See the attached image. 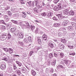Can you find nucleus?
<instances>
[{
    "instance_id": "4",
    "label": "nucleus",
    "mask_w": 76,
    "mask_h": 76,
    "mask_svg": "<svg viewBox=\"0 0 76 76\" xmlns=\"http://www.w3.org/2000/svg\"><path fill=\"white\" fill-rule=\"evenodd\" d=\"M69 20H65L63 21L62 23V25L64 26H66L69 23Z\"/></svg>"
},
{
    "instance_id": "39",
    "label": "nucleus",
    "mask_w": 76,
    "mask_h": 76,
    "mask_svg": "<svg viewBox=\"0 0 76 76\" xmlns=\"http://www.w3.org/2000/svg\"><path fill=\"white\" fill-rule=\"evenodd\" d=\"M60 25V24L59 23H55L54 24V25L55 27H58V26H59Z\"/></svg>"
},
{
    "instance_id": "3",
    "label": "nucleus",
    "mask_w": 76,
    "mask_h": 76,
    "mask_svg": "<svg viewBox=\"0 0 76 76\" xmlns=\"http://www.w3.org/2000/svg\"><path fill=\"white\" fill-rule=\"evenodd\" d=\"M3 35L6 37L7 38L8 37V39H10V38L11 37V35H10V34L9 33H8V34L6 33H5Z\"/></svg>"
},
{
    "instance_id": "64",
    "label": "nucleus",
    "mask_w": 76,
    "mask_h": 76,
    "mask_svg": "<svg viewBox=\"0 0 76 76\" xmlns=\"http://www.w3.org/2000/svg\"><path fill=\"white\" fill-rule=\"evenodd\" d=\"M22 17L23 18H26V15H23Z\"/></svg>"
},
{
    "instance_id": "24",
    "label": "nucleus",
    "mask_w": 76,
    "mask_h": 76,
    "mask_svg": "<svg viewBox=\"0 0 76 76\" xmlns=\"http://www.w3.org/2000/svg\"><path fill=\"white\" fill-rule=\"evenodd\" d=\"M34 12H36V13H38V10L37 7H35L33 9Z\"/></svg>"
},
{
    "instance_id": "37",
    "label": "nucleus",
    "mask_w": 76,
    "mask_h": 76,
    "mask_svg": "<svg viewBox=\"0 0 76 76\" xmlns=\"http://www.w3.org/2000/svg\"><path fill=\"white\" fill-rule=\"evenodd\" d=\"M67 46L70 49H73V46H71L70 45H67Z\"/></svg>"
},
{
    "instance_id": "35",
    "label": "nucleus",
    "mask_w": 76,
    "mask_h": 76,
    "mask_svg": "<svg viewBox=\"0 0 76 76\" xmlns=\"http://www.w3.org/2000/svg\"><path fill=\"white\" fill-rule=\"evenodd\" d=\"M49 57L50 58H52L53 57V55L52 53L49 54Z\"/></svg>"
},
{
    "instance_id": "25",
    "label": "nucleus",
    "mask_w": 76,
    "mask_h": 76,
    "mask_svg": "<svg viewBox=\"0 0 76 76\" xmlns=\"http://www.w3.org/2000/svg\"><path fill=\"white\" fill-rule=\"evenodd\" d=\"M52 15H53V13L50 12L49 13H48V15H47V18L50 17V16H51Z\"/></svg>"
},
{
    "instance_id": "16",
    "label": "nucleus",
    "mask_w": 76,
    "mask_h": 76,
    "mask_svg": "<svg viewBox=\"0 0 76 76\" xmlns=\"http://www.w3.org/2000/svg\"><path fill=\"white\" fill-rule=\"evenodd\" d=\"M68 10H69L67 9L66 10L64 11L63 13L64 14V15H68V12H68Z\"/></svg>"
},
{
    "instance_id": "44",
    "label": "nucleus",
    "mask_w": 76,
    "mask_h": 76,
    "mask_svg": "<svg viewBox=\"0 0 76 76\" xmlns=\"http://www.w3.org/2000/svg\"><path fill=\"white\" fill-rule=\"evenodd\" d=\"M11 21L13 23H15V24H18V21H15L13 20H11Z\"/></svg>"
},
{
    "instance_id": "60",
    "label": "nucleus",
    "mask_w": 76,
    "mask_h": 76,
    "mask_svg": "<svg viewBox=\"0 0 76 76\" xmlns=\"http://www.w3.org/2000/svg\"><path fill=\"white\" fill-rule=\"evenodd\" d=\"M19 10H25V9L23 8H21L19 9Z\"/></svg>"
},
{
    "instance_id": "54",
    "label": "nucleus",
    "mask_w": 76,
    "mask_h": 76,
    "mask_svg": "<svg viewBox=\"0 0 76 76\" xmlns=\"http://www.w3.org/2000/svg\"><path fill=\"white\" fill-rule=\"evenodd\" d=\"M75 52H74L73 53H69V55H71L72 56H75Z\"/></svg>"
},
{
    "instance_id": "12",
    "label": "nucleus",
    "mask_w": 76,
    "mask_h": 76,
    "mask_svg": "<svg viewBox=\"0 0 76 76\" xmlns=\"http://www.w3.org/2000/svg\"><path fill=\"white\" fill-rule=\"evenodd\" d=\"M5 37H6L3 34L1 36V40H2V41H3V40H4V39H6L7 38H6V39H5Z\"/></svg>"
},
{
    "instance_id": "29",
    "label": "nucleus",
    "mask_w": 76,
    "mask_h": 76,
    "mask_svg": "<svg viewBox=\"0 0 76 76\" xmlns=\"http://www.w3.org/2000/svg\"><path fill=\"white\" fill-rule=\"evenodd\" d=\"M35 2L36 3V6H37V5H38V3H41V0L40 1H38V0H35Z\"/></svg>"
},
{
    "instance_id": "1",
    "label": "nucleus",
    "mask_w": 76,
    "mask_h": 76,
    "mask_svg": "<svg viewBox=\"0 0 76 76\" xmlns=\"http://www.w3.org/2000/svg\"><path fill=\"white\" fill-rule=\"evenodd\" d=\"M57 6L58 7H57L56 6L53 9L54 10H60V9H61V3L58 4H57Z\"/></svg>"
},
{
    "instance_id": "7",
    "label": "nucleus",
    "mask_w": 76,
    "mask_h": 76,
    "mask_svg": "<svg viewBox=\"0 0 76 76\" xmlns=\"http://www.w3.org/2000/svg\"><path fill=\"white\" fill-rule=\"evenodd\" d=\"M19 33H20L19 31V30L16 31L14 33V35L15 36H18L19 35Z\"/></svg>"
},
{
    "instance_id": "43",
    "label": "nucleus",
    "mask_w": 76,
    "mask_h": 76,
    "mask_svg": "<svg viewBox=\"0 0 76 76\" xmlns=\"http://www.w3.org/2000/svg\"><path fill=\"white\" fill-rule=\"evenodd\" d=\"M60 0H55L53 1V2L54 3L56 4V3H57L59 1H60Z\"/></svg>"
},
{
    "instance_id": "59",
    "label": "nucleus",
    "mask_w": 76,
    "mask_h": 76,
    "mask_svg": "<svg viewBox=\"0 0 76 76\" xmlns=\"http://www.w3.org/2000/svg\"><path fill=\"white\" fill-rule=\"evenodd\" d=\"M38 29H39L38 28H37L36 30H35V32H36V33H37V32H38Z\"/></svg>"
},
{
    "instance_id": "42",
    "label": "nucleus",
    "mask_w": 76,
    "mask_h": 76,
    "mask_svg": "<svg viewBox=\"0 0 76 76\" xmlns=\"http://www.w3.org/2000/svg\"><path fill=\"white\" fill-rule=\"evenodd\" d=\"M72 26H74V27H75V28L76 29V23H72Z\"/></svg>"
},
{
    "instance_id": "32",
    "label": "nucleus",
    "mask_w": 76,
    "mask_h": 76,
    "mask_svg": "<svg viewBox=\"0 0 76 76\" xmlns=\"http://www.w3.org/2000/svg\"><path fill=\"white\" fill-rule=\"evenodd\" d=\"M1 27L2 29H3V30H5L6 29V27L4 26H1Z\"/></svg>"
},
{
    "instance_id": "26",
    "label": "nucleus",
    "mask_w": 76,
    "mask_h": 76,
    "mask_svg": "<svg viewBox=\"0 0 76 76\" xmlns=\"http://www.w3.org/2000/svg\"><path fill=\"white\" fill-rule=\"evenodd\" d=\"M8 50L10 53L11 54L13 53V49H12L11 48H9Z\"/></svg>"
},
{
    "instance_id": "10",
    "label": "nucleus",
    "mask_w": 76,
    "mask_h": 76,
    "mask_svg": "<svg viewBox=\"0 0 76 76\" xmlns=\"http://www.w3.org/2000/svg\"><path fill=\"white\" fill-rule=\"evenodd\" d=\"M12 25V23H11L8 24L7 25V29H10Z\"/></svg>"
},
{
    "instance_id": "31",
    "label": "nucleus",
    "mask_w": 76,
    "mask_h": 76,
    "mask_svg": "<svg viewBox=\"0 0 76 76\" xmlns=\"http://www.w3.org/2000/svg\"><path fill=\"white\" fill-rule=\"evenodd\" d=\"M68 28L70 31H72L73 30V28H72V27L71 26H68Z\"/></svg>"
},
{
    "instance_id": "63",
    "label": "nucleus",
    "mask_w": 76,
    "mask_h": 76,
    "mask_svg": "<svg viewBox=\"0 0 76 76\" xmlns=\"http://www.w3.org/2000/svg\"><path fill=\"white\" fill-rule=\"evenodd\" d=\"M54 56L55 57H57L58 56L57 54H56V53H54Z\"/></svg>"
},
{
    "instance_id": "27",
    "label": "nucleus",
    "mask_w": 76,
    "mask_h": 76,
    "mask_svg": "<svg viewBox=\"0 0 76 76\" xmlns=\"http://www.w3.org/2000/svg\"><path fill=\"white\" fill-rule=\"evenodd\" d=\"M32 3V2L31 1H30L28 2H27L26 3V5H29V6H31V3Z\"/></svg>"
},
{
    "instance_id": "5",
    "label": "nucleus",
    "mask_w": 76,
    "mask_h": 76,
    "mask_svg": "<svg viewBox=\"0 0 76 76\" xmlns=\"http://www.w3.org/2000/svg\"><path fill=\"white\" fill-rule=\"evenodd\" d=\"M4 19L6 22H8L9 20V18L6 15H4Z\"/></svg>"
},
{
    "instance_id": "21",
    "label": "nucleus",
    "mask_w": 76,
    "mask_h": 76,
    "mask_svg": "<svg viewBox=\"0 0 76 76\" xmlns=\"http://www.w3.org/2000/svg\"><path fill=\"white\" fill-rule=\"evenodd\" d=\"M57 67L58 69H63L64 68V67L61 65H59L57 66Z\"/></svg>"
},
{
    "instance_id": "22",
    "label": "nucleus",
    "mask_w": 76,
    "mask_h": 76,
    "mask_svg": "<svg viewBox=\"0 0 76 76\" xmlns=\"http://www.w3.org/2000/svg\"><path fill=\"white\" fill-rule=\"evenodd\" d=\"M56 60H54L51 63L52 66H55L56 65Z\"/></svg>"
},
{
    "instance_id": "15",
    "label": "nucleus",
    "mask_w": 76,
    "mask_h": 76,
    "mask_svg": "<svg viewBox=\"0 0 76 76\" xmlns=\"http://www.w3.org/2000/svg\"><path fill=\"white\" fill-rule=\"evenodd\" d=\"M19 38H22L24 37L23 35V34L22 32H20L19 34Z\"/></svg>"
},
{
    "instance_id": "50",
    "label": "nucleus",
    "mask_w": 76,
    "mask_h": 76,
    "mask_svg": "<svg viewBox=\"0 0 76 76\" xmlns=\"http://www.w3.org/2000/svg\"><path fill=\"white\" fill-rule=\"evenodd\" d=\"M28 41L27 39H24V41L25 43H28Z\"/></svg>"
},
{
    "instance_id": "8",
    "label": "nucleus",
    "mask_w": 76,
    "mask_h": 76,
    "mask_svg": "<svg viewBox=\"0 0 76 76\" xmlns=\"http://www.w3.org/2000/svg\"><path fill=\"white\" fill-rule=\"evenodd\" d=\"M58 47H59L60 49H61L62 50L63 49V47H64V45H62L61 43H59L58 44Z\"/></svg>"
},
{
    "instance_id": "40",
    "label": "nucleus",
    "mask_w": 76,
    "mask_h": 76,
    "mask_svg": "<svg viewBox=\"0 0 76 76\" xmlns=\"http://www.w3.org/2000/svg\"><path fill=\"white\" fill-rule=\"evenodd\" d=\"M2 60H4L5 61H7L8 59H7V58L6 57H5L2 58Z\"/></svg>"
},
{
    "instance_id": "47",
    "label": "nucleus",
    "mask_w": 76,
    "mask_h": 76,
    "mask_svg": "<svg viewBox=\"0 0 76 76\" xmlns=\"http://www.w3.org/2000/svg\"><path fill=\"white\" fill-rule=\"evenodd\" d=\"M20 3H21L22 4H25V2L23 1V0H21L20 1Z\"/></svg>"
},
{
    "instance_id": "13",
    "label": "nucleus",
    "mask_w": 76,
    "mask_h": 76,
    "mask_svg": "<svg viewBox=\"0 0 76 76\" xmlns=\"http://www.w3.org/2000/svg\"><path fill=\"white\" fill-rule=\"evenodd\" d=\"M15 31H16L15 28H12L10 29V31H11V32H12V33H13V32H14Z\"/></svg>"
},
{
    "instance_id": "28",
    "label": "nucleus",
    "mask_w": 76,
    "mask_h": 76,
    "mask_svg": "<svg viewBox=\"0 0 76 76\" xmlns=\"http://www.w3.org/2000/svg\"><path fill=\"white\" fill-rule=\"evenodd\" d=\"M2 49L7 52H9V49L7 48H3Z\"/></svg>"
},
{
    "instance_id": "17",
    "label": "nucleus",
    "mask_w": 76,
    "mask_h": 76,
    "mask_svg": "<svg viewBox=\"0 0 76 76\" xmlns=\"http://www.w3.org/2000/svg\"><path fill=\"white\" fill-rule=\"evenodd\" d=\"M41 39H42V38H41V37H38L37 38V41L39 44H40V43H41Z\"/></svg>"
},
{
    "instance_id": "51",
    "label": "nucleus",
    "mask_w": 76,
    "mask_h": 76,
    "mask_svg": "<svg viewBox=\"0 0 76 76\" xmlns=\"http://www.w3.org/2000/svg\"><path fill=\"white\" fill-rule=\"evenodd\" d=\"M50 72V70L48 69V68H47L46 69L45 73H48V72Z\"/></svg>"
},
{
    "instance_id": "61",
    "label": "nucleus",
    "mask_w": 76,
    "mask_h": 76,
    "mask_svg": "<svg viewBox=\"0 0 76 76\" xmlns=\"http://www.w3.org/2000/svg\"><path fill=\"white\" fill-rule=\"evenodd\" d=\"M70 35L71 37H74V34H70Z\"/></svg>"
},
{
    "instance_id": "49",
    "label": "nucleus",
    "mask_w": 76,
    "mask_h": 76,
    "mask_svg": "<svg viewBox=\"0 0 76 76\" xmlns=\"http://www.w3.org/2000/svg\"><path fill=\"white\" fill-rule=\"evenodd\" d=\"M0 22L1 24H5V22L4 21V20H2L0 21Z\"/></svg>"
},
{
    "instance_id": "18",
    "label": "nucleus",
    "mask_w": 76,
    "mask_h": 76,
    "mask_svg": "<svg viewBox=\"0 0 76 76\" xmlns=\"http://www.w3.org/2000/svg\"><path fill=\"white\" fill-rule=\"evenodd\" d=\"M64 63L66 64H69L70 63V61L69 60H65L64 61Z\"/></svg>"
},
{
    "instance_id": "9",
    "label": "nucleus",
    "mask_w": 76,
    "mask_h": 76,
    "mask_svg": "<svg viewBox=\"0 0 76 76\" xmlns=\"http://www.w3.org/2000/svg\"><path fill=\"white\" fill-rule=\"evenodd\" d=\"M69 16H73L75 14V12L74 11H70L69 12Z\"/></svg>"
},
{
    "instance_id": "55",
    "label": "nucleus",
    "mask_w": 76,
    "mask_h": 76,
    "mask_svg": "<svg viewBox=\"0 0 76 76\" xmlns=\"http://www.w3.org/2000/svg\"><path fill=\"white\" fill-rule=\"evenodd\" d=\"M33 53H34V51H31L30 53L29 54L30 55V56H32V54Z\"/></svg>"
},
{
    "instance_id": "11",
    "label": "nucleus",
    "mask_w": 76,
    "mask_h": 76,
    "mask_svg": "<svg viewBox=\"0 0 76 76\" xmlns=\"http://www.w3.org/2000/svg\"><path fill=\"white\" fill-rule=\"evenodd\" d=\"M31 73L32 75L33 76H35V75H36V74H37V73H36L35 71L33 70L31 71Z\"/></svg>"
},
{
    "instance_id": "41",
    "label": "nucleus",
    "mask_w": 76,
    "mask_h": 76,
    "mask_svg": "<svg viewBox=\"0 0 76 76\" xmlns=\"http://www.w3.org/2000/svg\"><path fill=\"white\" fill-rule=\"evenodd\" d=\"M60 31H66V28H61L60 29Z\"/></svg>"
},
{
    "instance_id": "34",
    "label": "nucleus",
    "mask_w": 76,
    "mask_h": 76,
    "mask_svg": "<svg viewBox=\"0 0 76 76\" xmlns=\"http://www.w3.org/2000/svg\"><path fill=\"white\" fill-rule=\"evenodd\" d=\"M28 41H29L30 42L32 41V40L31 37H28Z\"/></svg>"
},
{
    "instance_id": "23",
    "label": "nucleus",
    "mask_w": 76,
    "mask_h": 76,
    "mask_svg": "<svg viewBox=\"0 0 76 76\" xmlns=\"http://www.w3.org/2000/svg\"><path fill=\"white\" fill-rule=\"evenodd\" d=\"M15 72L16 73H17V74H18V75H20V74H21V73L20 72V70H16L15 71Z\"/></svg>"
},
{
    "instance_id": "46",
    "label": "nucleus",
    "mask_w": 76,
    "mask_h": 76,
    "mask_svg": "<svg viewBox=\"0 0 76 76\" xmlns=\"http://www.w3.org/2000/svg\"><path fill=\"white\" fill-rule=\"evenodd\" d=\"M60 56H61V58H63V57H64V54H63V53H60Z\"/></svg>"
},
{
    "instance_id": "33",
    "label": "nucleus",
    "mask_w": 76,
    "mask_h": 76,
    "mask_svg": "<svg viewBox=\"0 0 76 76\" xmlns=\"http://www.w3.org/2000/svg\"><path fill=\"white\" fill-rule=\"evenodd\" d=\"M31 28L32 30H34L35 28V26H34L31 25Z\"/></svg>"
},
{
    "instance_id": "14",
    "label": "nucleus",
    "mask_w": 76,
    "mask_h": 76,
    "mask_svg": "<svg viewBox=\"0 0 76 76\" xmlns=\"http://www.w3.org/2000/svg\"><path fill=\"white\" fill-rule=\"evenodd\" d=\"M48 45H49L51 48H53L54 47V45L51 42H49L48 44Z\"/></svg>"
},
{
    "instance_id": "20",
    "label": "nucleus",
    "mask_w": 76,
    "mask_h": 76,
    "mask_svg": "<svg viewBox=\"0 0 76 76\" xmlns=\"http://www.w3.org/2000/svg\"><path fill=\"white\" fill-rule=\"evenodd\" d=\"M5 68H6V65L4 64H2L1 65V69L2 70H3V69H4Z\"/></svg>"
},
{
    "instance_id": "19",
    "label": "nucleus",
    "mask_w": 76,
    "mask_h": 76,
    "mask_svg": "<svg viewBox=\"0 0 76 76\" xmlns=\"http://www.w3.org/2000/svg\"><path fill=\"white\" fill-rule=\"evenodd\" d=\"M61 41L64 44L66 43V40L65 39H61Z\"/></svg>"
},
{
    "instance_id": "52",
    "label": "nucleus",
    "mask_w": 76,
    "mask_h": 76,
    "mask_svg": "<svg viewBox=\"0 0 76 76\" xmlns=\"http://www.w3.org/2000/svg\"><path fill=\"white\" fill-rule=\"evenodd\" d=\"M11 12H16V10H15V9H11Z\"/></svg>"
},
{
    "instance_id": "53",
    "label": "nucleus",
    "mask_w": 76,
    "mask_h": 76,
    "mask_svg": "<svg viewBox=\"0 0 76 76\" xmlns=\"http://www.w3.org/2000/svg\"><path fill=\"white\" fill-rule=\"evenodd\" d=\"M8 16H11V15H12V13H11V12H10V11H8Z\"/></svg>"
},
{
    "instance_id": "30",
    "label": "nucleus",
    "mask_w": 76,
    "mask_h": 76,
    "mask_svg": "<svg viewBox=\"0 0 76 76\" xmlns=\"http://www.w3.org/2000/svg\"><path fill=\"white\" fill-rule=\"evenodd\" d=\"M40 1L41 2H40V3L37 4H37V6L36 5V6L37 7L38 9H39V8H40V5H40L39 4H40V3H42V0H41Z\"/></svg>"
},
{
    "instance_id": "48",
    "label": "nucleus",
    "mask_w": 76,
    "mask_h": 76,
    "mask_svg": "<svg viewBox=\"0 0 76 76\" xmlns=\"http://www.w3.org/2000/svg\"><path fill=\"white\" fill-rule=\"evenodd\" d=\"M17 14H13L12 15L13 18H15V17H17V16H18V13H17Z\"/></svg>"
},
{
    "instance_id": "45",
    "label": "nucleus",
    "mask_w": 76,
    "mask_h": 76,
    "mask_svg": "<svg viewBox=\"0 0 76 76\" xmlns=\"http://www.w3.org/2000/svg\"><path fill=\"white\" fill-rule=\"evenodd\" d=\"M41 15H42V16H46V17H47V14H46V13L45 12L42 13Z\"/></svg>"
},
{
    "instance_id": "6",
    "label": "nucleus",
    "mask_w": 76,
    "mask_h": 76,
    "mask_svg": "<svg viewBox=\"0 0 76 76\" xmlns=\"http://www.w3.org/2000/svg\"><path fill=\"white\" fill-rule=\"evenodd\" d=\"M42 38L43 40L46 41L47 39V36L45 35V34H43V37H42Z\"/></svg>"
},
{
    "instance_id": "57",
    "label": "nucleus",
    "mask_w": 76,
    "mask_h": 76,
    "mask_svg": "<svg viewBox=\"0 0 76 76\" xmlns=\"http://www.w3.org/2000/svg\"><path fill=\"white\" fill-rule=\"evenodd\" d=\"M53 18V20H57V18L56 17H54Z\"/></svg>"
},
{
    "instance_id": "38",
    "label": "nucleus",
    "mask_w": 76,
    "mask_h": 76,
    "mask_svg": "<svg viewBox=\"0 0 76 76\" xmlns=\"http://www.w3.org/2000/svg\"><path fill=\"white\" fill-rule=\"evenodd\" d=\"M70 3H76V1L75 0H70L69 1Z\"/></svg>"
},
{
    "instance_id": "2",
    "label": "nucleus",
    "mask_w": 76,
    "mask_h": 76,
    "mask_svg": "<svg viewBox=\"0 0 76 76\" xmlns=\"http://www.w3.org/2000/svg\"><path fill=\"white\" fill-rule=\"evenodd\" d=\"M21 26L22 27H26V28H30V26L29 23L28 22L25 23V24H22Z\"/></svg>"
},
{
    "instance_id": "56",
    "label": "nucleus",
    "mask_w": 76,
    "mask_h": 76,
    "mask_svg": "<svg viewBox=\"0 0 76 76\" xmlns=\"http://www.w3.org/2000/svg\"><path fill=\"white\" fill-rule=\"evenodd\" d=\"M13 68L14 70H16L17 69V67H16V65H13Z\"/></svg>"
},
{
    "instance_id": "58",
    "label": "nucleus",
    "mask_w": 76,
    "mask_h": 76,
    "mask_svg": "<svg viewBox=\"0 0 76 76\" xmlns=\"http://www.w3.org/2000/svg\"><path fill=\"white\" fill-rule=\"evenodd\" d=\"M57 16H58L59 19H61V18L62 16L60 15H57Z\"/></svg>"
},
{
    "instance_id": "62",
    "label": "nucleus",
    "mask_w": 76,
    "mask_h": 76,
    "mask_svg": "<svg viewBox=\"0 0 76 76\" xmlns=\"http://www.w3.org/2000/svg\"><path fill=\"white\" fill-rule=\"evenodd\" d=\"M18 64L19 67H21V66H22V64H21L20 62Z\"/></svg>"
},
{
    "instance_id": "36",
    "label": "nucleus",
    "mask_w": 76,
    "mask_h": 76,
    "mask_svg": "<svg viewBox=\"0 0 76 76\" xmlns=\"http://www.w3.org/2000/svg\"><path fill=\"white\" fill-rule=\"evenodd\" d=\"M54 72V70H53V68H51L50 70H49V72L50 73H52Z\"/></svg>"
}]
</instances>
